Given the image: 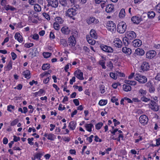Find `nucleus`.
<instances>
[{
	"instance_id": "nucleus-12",
	"label": "nucleus",
	"mask_w": 160,
	"mask_h": 160,
	"mask_svg": "<svg viewBox=\"0 0 160 160\" xmlns=\"http://www.w3.org/2000/svg\"><path fill=\"white\" fill-rule=\"evenodd\" d=\"M68 43H70L69 45L71 47L74 46L76 44V41L74 37L70 36L68 39Z\"/></svg>"
},
{
	"instance_id": "nucleus-3",
	"label": "nucleus",
	"mask_w": 160,
	"mask_h": 160,
	"mask_svg": "<svg viewBox=\"0 0 160 160\" xmlns=\"http://www.w3.org/2000/svg\"><path fill=\"white\" fill-rule=\"evenodd\" d=\"M106 26L108 29L112 32L116 30V25L112 21L108 22Z\"/></svg>"
},
{
	"instance_id": "nucleus-39",
	"label": "nucleus",
	"mask_w": 160,
	"mask_h": 160,
	"mask_svg": "<svg viewBox=\"0 0 160 160\" xmlns=\"http://www.w3.org/2000/svg\"><path fill=\"white\" fill-rule=\"evenodd\" d=\"M107 103V100H100L99 102V104L101 106H103L106 105Z\"/></svg>"
},
{
	"instance_id": "nucleus-37",
	"label": "nucleus",
	"mask_w": 160,
	"mask_h": 160,
	"mask_svg": "<svg viewBox=\"0 0 160 160\" xmlns=\"http://www.w3.org/2000/svg\"><path fill=\"white\" fill-rule=\"evenodd\" d=\"M155 16V13L153 11L149 12L148 13V17L149 18H153Z\"/></svg>"
},
{
	"instance_id": "nucleus-54",
	"label": "nucleus",
	"mask_w": 160,
	"mask_h": 160,
	"mask_svg": "<svg viewBox=\"0 0 160 160\" xmlns=\"http://www.w3.org/2000/svg\"><path fill=\"white\" fill-rule=\"evenodd\" d=\"M139 93L142 95H145L146 94V91L141 89L139 90Z\"/></svg>"
},
{
	"instance_id": "nucleus-16",
	"label": "nucleus",
	"mask_w": 160,
	"mask_h": 160,
	"mask_svg": "<svg viewBox=\"0 0 160 160\" xmlns=\"http://www.w3.org/2000/svg\"><path fill=\"white\" fill-rule=\"evenodd\" d=\"M62 32L65 34H68L70 31V29L67 27H63L61 30Z\"/></svg>"
},
{
	"instance_id": "nucleus-45",
	"label": "nucleus",
	"mask_w": 160,
	"mask_h": 160,
	"mask_svg": "<svg viewBox=\"0 0 160 160\" xmlns=\"http://www.w3.org/2000/svg\"><path fill=\"white\" fill-rule=\"evenodd\" d=\"M110 77L114 79H117V74H115V73L113 72H110Z\"/></svg>"
},
{
	"instance_id": "nucleus-55",
	"label": "nucleus",
	"mask_w": 160,
	"mask_h": 160,
	"mask_svg": "<svg viewBox=\"0 0 160 160\" xmlns=\"http://www.w3.org/2000/svg\"><path fill=\"white\" fill-rule=\"evenodd\" d=\"M73 102L76 106H78L79 104V101L78 99H73Z\"/></svg>"
},
{
	"instance_id": "nucleus-63",
	"label": "nucleus",
	"mask_w": 160,
	"mask_h": 160,
	"mask_svg": "<svg viewBox=\"0 0 160 160\" xmlns=\"http://www.w3.org/2000/svg\"><path fill=\"white\" fill-rule=\"evenodd\" d=\"M104 87L103 85H101L100 88V90L101 93H103L105 91V89L103 88Z\"/></svg>"
},
{
	"instance_id": "nucleus-47",
	"label": "nucleus",
	"mask_w": 160,
	"mask_h": 160,
	"mask_svg": "<svg viewBox=\"0 0 160 160\" xmlns=\"http://www.w3.org/2000/svg\"><path fill=\"white\" fill-rule=\"evenodd\" d=\"M14 106L12 105H9L8 106L7 110L10 112L12 111V110L11 109H14Z\"/></svg>"
},
{
	"instance_id": "nucleus-58",
	"label": "nucleus",
	"mask_w": 160,
	"mask_h": 160,
	"mask_svg": "<svg viewBox=\"0 0 160 160\" xmlns=\"http://www.w3.org/2000/svg\"><path fill=\"white\" fill-rule=\"evenodd\" d=\"M11 55L12 57V59L13 60H14L17 58V56L14 52H11Z\"/></svg>"
},
{
	"instance_id": "nucleus-27",
	"label": "nucleus",
	"mask_w": 160,
	"mask_h": 160,
	"mask_svg": "<svg viewBox=\"0 0 160 160\" xmlns=\"http://www.w3.org/2000/svg\"><path fill=\"white\" fill-rule=\"evenodd\" d=\"M69 1L68 0H60V4L63 6H68Z\"/></svg>"
},
{
	"instance_id": "nucleus-36",
	"label": "nucleus",
	"mask_w": 160,
	"mask_h": 160,
	"mask_svg": "<svg viewBox=\"0 0 160 160\" xmlns=\"http://www.w3.org/2000/svg\"><path fill=\"white\" fill-rule=\"evenodd\" d=\"M55 21L56 22L60 24L62 23L63 22V20L60 17H57L55 19Z\"/></svg>"
},
{
	"instance_id": "nucleus-61",
	"label": "nucleus",
	"mask_w": 160,
	"mask_h": 160,
	"mask_svg": "<svg viewBox=\"0 0 160 160\" xmlns=\"http://www.w3.org/2000/svg\"><path fill=\"white\" fill-rule=\"evenodd\" d=\"M152 85V83L151 81H149L146 84V86L149 88Z\"/></svg>"
},
{
	"instance_id": "nucleus-17",
	"label": "nucleus",
	"mask_w": 160,
	"mask_h": 160,
	"mask_svg": "<svg viewBox=\"0 0 160 160\" xmlns=\"http://www.w3.org/2000/svg\"><path fill=\"white\" fill-rule=\"evenodd\" d=\"M15 38L20 42H22V36L20 34V33L17 32L15 35Z\"/></svg>"
},
{
	"instance_id": "nucleus-35",
	"label": "nucleus",
	"mask_w": 160,
	"mask_h": 160,
	"mask_svg": "<svg viewBox=\"0 0 160 160\" xmlns=\"http://www.w3.org/2000/svg\"><path fill=\"white\" fill-rule=\"evenodd\" d=\"M125 11L124 9H122L119 13V16L120 18H123L125 16Z\"/></svg>"
},
{
	"instance_id": "nucleus-64",
	"label": "nucleus",
	"mask_w": 160,
	"mask_h": 160,
	"mask_svg": "<svg viewBox=\"0 0 160 160\" xmlns=\"http://www.w3.org/2000/svg\"><path fill=\"white\" fill-rule=\"evenodd\" d=\"M156 145H157V146H159L160 145V138L156 139Z\"/></svg>"
},
{
	"instance_id": "nucleus-43",
	"label": "nucleus",
	"mask_w": 160,
	"mask_h": 160,
	"mask_svg": "<svg viewBox=\"0 0 160 160\" xmlns=\"http://www.w3.org/2000/svg\"><path fill=\"white\" fill-rule=\"evenodd\" d=\"M53 27L55 29L57 30H58L59 29V24L56 22L54 23Z\"/></svg>"
},
{
	"instance_id": "nucleus-26",
	"label": "nucleus",
	"mask_w": 160,
	"mask_h": 160,
	"mask_svg": "<svg viewBox=\"0 0 160 160\" xmlns=\"http://www.w3.org/2000/svg\"><path fill=\"white\" fill-rule=\"evenodd\" d=\"M114 8L111 5H108L106 8V11L108 13H109L112 12Z\"/></svg>"
},
{
	"instance_id": "nucleus-40",
	"label": "nucleus",
	"mask_w": 160,
	"mask_h": 160,
	"mask_svg": "<svg viewBox=\"0 0 160 160\" xmlns=\"http://www.w3.org/2000/svg\"><path fill=\"white\" fill-rule=\"evenodd\" d=\"M51 55V53L48 52H44L43 53V55L44 58H47L49 57Z\"/></svg>"
},
{
	"instance_id": "nucleus-4",
	"label": "nucleus",
	"mask_w": 160,
	"mask_h": 160,
	"mask_svg": "<svg viewBox=\"0 0 160 160\" xmlns=\"http://www.w3.org/2000/svg\"><path fill=\"white\" fill-rule=\"evenodd\" d=\"M100 47L102 50L107 52L111 53L113 51V49L111 47L104 44L101 45Z\"/></svg>"
},
{
	"instance_id": "nucleus-29",
	"label": "nucleus",
	"mask_w": 160,
	"mask_h": 160,
	"mask_svg": "<svg viewBox=\"0 0 160 160\" xmlns=\"http://www.w3.org/2000/svg\"><path fill=\"white\" fill-rule=\"evenodd\" d=\"M124 82L125 83L130 85H135L136 84V82L135 81H132L128 80H125L124 81Z\"/></svg>"
},
{
	"instance_id": "nucleus-13",
	"label": "nucleus",
	"mask_w": 160,
	"mask_h": 160,
	"mask_svg": "<svg viewBox=\"0 0 160 160\" xmlns=\"http://www.w3.org/2000/svg\"><path fill=\"white\" fill-rule=\"evenodd\" d=\"M131 20L134 23L138 24L140 23L141 20L140 17L134 16L132 17Z\"/></svg>"
},
{
	"instance_id": "nucleus-24",
	"label": "nucleus",
	"mask_w": 160,
	"mask_h": 160,
	"mask_svg": "<svg viewBox=\"0 0 160 160\" xmlns=\"http://www.w3.org/2000/svg\"><path fill=\"white\" fill-rule=\"evenodd\" d=\"M123 89L126 92H128L131 90V87L128 85L124 84L123 85Z\"/></svg>"
},
{
	"instance_id": "nucleus-42",
	"label": "nucleus",
	"mask_w": 160,
	"mask_h": 160,
	"mask_svg": "<svg viewBox=\"0 0 160 160\" xmlns=\"http://www.w3.org/2000/svg\"><path fill=\"white\" fill-rule=\"evenodd\" d=\"M99 63L102 66V68L104 69H106V67L105 66V62L103 60H101L99 62Z\"/></svg>"
},
{
	"instance_id": "nucleus-10",
	"label": "nucleus",
	"mask_w": 160,
	"mask_h": 160,
	"mask_svg": "<svg viewBox=\"0 0 160 160\" xmlns=\"http://www.w3.org/2000/svg\"><path fill=\"white\" fill-rule=\"evenodd\" d=\"M74 75L78 79L82 80L84 79L83 76V73L80 70H78L74 73Z\"/></svg>"
},
{
	"instance_id": "nucleus-28",
	"label": "nucleus",
	"mask_w": 160,
	"mask_h": 160,
	"mask_svg": "<svg viewBox=\"0 0 160 160\" xmlns=\"http://www.w3.org/2000/svg\"><path fill=\"white\" fill-rule=\"evenodd\" d=\"M93 127V125L92 124H85V127L87 131L89 132H91L92 131V128Z\"/></svg>"
},
{
	"instance_id": "nucleus-23",
	"label": "nucleus",
	"mask_w": 160,
	"mask_h": 160,
	"mask_svg": "<svg viewBox=\"0 0 160 160\" xmlns=\"http://www.w3.org/2000/svg\"><path fill=\"white\" fill-rule=\"evenodd\" d=\"M22 74L25 76V78L27 79H29L30 78V72L28 70H26L23 72Z\"/></svg>"
},
{
	"instance_id": "nucleus-7",
	"label": "nucleus",
	"mask_w": 160,
	"mask_h": 160,
	"mask_svg": "<svg viewBox=\"0 0 160 160\" xmlns=\"http://www.w3.org/2000/svg\"><path fill=\"white\" fill-rule=\"evenodd\" d=\"M150 108L155 111H157L159 109V106L154 101H151V102L150 103Z\"/></svg>"
},
{
	"instance_id": "nucleus-53",
	"label": "nucleus",
	"mask_w": 160,
	"mask_h": 160,
	"mask_svg": "<svg viewBox=\"0 0 160 160\" xmlns=\"http://www.w3.org/2000/svg\"><path fill=\"white\" fill-rule=\"evenodd\" d=\"M141 100L145 102H147L148 101H150V99H148L146 98L145 97H143L141 98Z\"/></svg>"
},
{
	"instance_id": "nucleus-31",
	"label": "nucleus",
	"mask_w": 160,
	"mask_h": 160,
	"mask_svg": "<svg viewBox=\"0 0 160 160\" xmlns=\"http://www.w3.org/2000/svg\"><path fill=\"white\" fill-rule=\"evenodd\" d=\"M60 43L64 47H66L68 45L66 40L63 38L60 39Z\"/></svg>"
},
{
	"instance_id": "nucleus-5",
	"label": "nucleus",
	"mask_w": 160,
	"mask_h": 160,
	"mask_svg": "<svg viewBox=\"0 0 160 160\" xmlns=\"http://www.w3.org/2000/svg\"><path fill=\"white\" fill-rule=\"evenodd\" d=\"M139 121L143 125L148 123V117L145 115H141L139 118Z\"/></svg>"
},
{
	"instance_id": "nucleus-1",
	"label": "nucleus",
	"mask_w": 160,
	"mask_h": 160,
	"mask_svg": "<svg viewBox=\"0 0 160 160\" xmlns=\"http://www.w3.org/2000/svg\"><path fill=\"white\" fill-rule=\"evenodd\" d=\"M77 8L75 6L72 8H69L66 13V16H68L71 18H72L74 19V18H73V17L77 14Z\"/></svg>"
},
{
	"instance_id": "nucleus-32",
	"label": "nucleus",
	"mask_w": 160,
	"mask_h": 160,
	"mask_svg": "<svg viewBox=\"0 0 160 160\" xmlns=\"http://www.w3.org/2000/svg\"><path fill=\"white\" fill-rule=\"evenodd\" d=\"M34 9L35 11L39 12L41 10V6L38 4H36L34 5Z\"/></svg>"
},
{
	"instance_id": "nucleus-59",
	"label": "nucleus",
	"mask_w": 160,
	"mask_h": 160,
	"mask_svg": "<svg viewBox=\"0 0 160 160\" xmlns=\"http://www.w3.org/2000/svg\"><path fill=\"white\" fill-rule=\"evenodd\" d=\"M75 82V77H73L72 79L70 80V83L71 85H72L73 84V82Z\"/></svg>"
},
{
	"instance_id": "nucleus-18",
	"label": "nucleus",
	"mask_w": 160,
	"mask_h": 160,
	"mask_svg": "<svg viewBox=\"0 0 160 160\" xmlns=\"http://www.w3.org/2000/svg\"><path fill=\"white\" fill-rule=\"evenodd\" d=\"M122 52L128 55H130L132 52L131 49L126 47H123L122 49Z\"/></svg>"
},
{
	"instance_id": "nucleus-25",
	"label": "nucleus",
	"mask_w": 160,
	"mask_h": 160,
	"mask_svg": "<svg viewBox=\"0 0 160 160\" xmlns=\"http://www.w3.org/2000/svg\"><path fill=\"white\" fill-rule=\"evenodd\" d=\"M90 35L91 37H92L93 39H97V36L95 31L93 29L91 30L90 32Z\"/></svg>"
},
{
	"instance_id": "nucleus-21",
	"label": "nucleus",
	"mask_w": 160,
	"mask_h": 160,
	"mask_svg": "<svg viewBox=\"0 0 160 160\" xmlns=\"http://www.w3.org/2000/svg\"><path fill=\"white\" fill-rule=\"evenodd\" d=\"M76 122L74 121L70 122L69 125L70 129L72 130H74L76 128Z\"/></svg>"
},
{
	"instance_id": "nucleus-48",
	"label": "nucleus",
	"mask_w": 160,
	"mask_h": 160,
	"mask_svg": "<svg viewBox=\"0 0 160 160\" xmlns=\"http://www.w3.org/2000/svg\"><path fill=\"white\" fill-rule=\"evenodd\" d=\"M43 15L47 20H50V18L49 15L48 14L46 13H43Z\"/></svg>"
},
{
	"instance_id": "nucleus-62",
	"label": "nucleus",
	"mask_w": 160,
	"mask_h": 160,
	"mask_svg": "<svg viewBox=\"0 0 160 160\" xmlns=\"http://www.w3.org/2000/svg\"><path fill=\"white\" fill-rule=\"evenodd\" d=\"M8 139L4 137L3 139V143L4 144H6L8 143Z\"/></svg>"
},
{
	"instance_id": "nucleus-6",
	"label": "nucleus",
	"mask_w": 160,
	"mask_h": 160,
	"mask_svg": "<svg viewBox=\"0 0 160 160\" xmlns=\"http://www.w3.org/2000/svg\"><path fill=\"white\" fill-rule=\"evenodd\" d=\"M126 35V36L128 38V39L130 40L135 39L136 37V33L132 31L127 32Z\"/></svg>"
},
{
	"instance_id": "nucleus-30",
	"label": "nucleus",
	"mask_w": 160,
	"mask_h": 160,
	"mask_svg": "<svg viewBox=\"0 0 160 160\" xmlns=\"http://www.w3.org/2000/svg\"><path fill=\"white\" fill-rule=\"evenodd\" d=\"M50 68V65L49 63L44 64L42 67V69L43 70L49 69Z\"/></svg>"
},
{
	"instance_id": "nucleus-51",
	"label": "nucleus",
	"mask_w": 160,
	"mask_h": 160,
	"mask_svg": "<svg viewBox=\"0 0 160 160\" xmlns=\"http://www.w3.org/2000/svg\"><path fill=\"white\" fill-rule=\"evenodd\" d=\"M155 89L153 86H152L151 87L149 88V92L150 93L153 92L155 91Z\"/></svg>"
},
{
	"instance_id": "nucleus-56",
	"label": "nucleus",
	"mask_w": 160,
	"mask_h": 160,
	"mask_svg": "<svg viewBox=\"0 0 160 160\" xmlns=\"http://www.w3.org/2000/svg\"><path fill=\"white\" fill-rule=\"evenodd\" d=\"M107 66L110 67L111 69H112L113 67L112 63L111 61H109L107 63Z\"/></svg>"
},
{
	"instance_id": "nucleus-11",
	"label": "nucleus",
	"mask_w": 160,
	"mask_h": 160,
	"mask_svg": "<svg viewBox=\"0 0 160 160\" xmlns=\"http://www.w3.org/2000/svg\"><path fill=\"white\" fill-rule=\"evenodd\" d=\"M141 68L143 71H147L149 69L150 66L148 62H143L141 66Z\"/></svg>"
},
{
	"instance_id": "nucleus-33",
	"label": "nucleus",
	"mask_w": 160,
	"mask_h": 160,
	"mask_svg": "<svg viewBox=\"0 0 160 160\" xmlns=\"http://www.w3.org/2000/svg\"><path fill=\"white\" fill-rule=\"evenodd\" d=\"M129 40H130L129 39H128V38L126 36L123 39V42L124 44V45L125 46H127L129 44Z\"/></svg>"
},
{
	"instance_id": "nucleus-22",
	"label": "nucleus",
	"mask_w": 160,
	"mask_h": 160,
	"mask_svg": "<svg viewBox=\"0 0 160 160\" xmlns=\"http://www.w3.org/2000/svg\"><path fill=\"white\" fill-rule=\"evenodd\" d=\"M136 53L138 55L142 56L144 53L145 52L144 50L140 48H137L135 51Z\"/></svg>"
},
{
	"instance_id": "nucleus-14",
	"label": "nucleus",
	"mask_w": 160,
	"mask_h": 160,
	"mask_svg": "<svg viewBox=\"0 0 160 160\" xmlns=\"http://www.w3.org/2000/svg\"><path fill=\"white\" fill-rule=\"evenodd\" d=\"M98 22V20L96 19L95 18L93 17H90L89 19L88 20V24H91L92 23L96 24Z\"/></svg>"
},
{
	"instance_id": "nucleus-19",
	"label": "nucleus",
	"mask_w": 160,
	"mask_h": 160,
	"mask_svg": "<svg viewBox=\"0 0 160 160\" xmlns=\"http://www.w3.org/2000/svg\"><path fill=\"white\" fill-rule=\"evenodd\" d=\"M139 77H140L139 78V82L144 83L147 82V78L145 76L140 75Z\"/></svg>"
},
{
	"instance_id": "nucleus-34",
	"label": "nucleus",
	"mask_w": 160,
	"mask_h": 160,
	"mask_svg": "<svg viewBox=\"0 0 160 160\" xmlns=\"http://www.w3.org/2000/svg\"><path fill=\"white\" fill-rule=\"evenodd\" d=\"M12 61L11 60H10L7 66L6 67V71H9L10 69H12Z\"/></svg>"
},
{
	"instance_id": "nucleus-20",
	"label": "nucleus",
	"mask_w": 160,
	"mask_h": 160,
	"mask_svg": "<svg viewBox=\"0 0 160 160\" xmlns=\"http://www.w3.org/2000/svg\"><path fill=\"white\" fill-rule=\"evenodd\" d=\"M44 136L46 137H47V138L48 140H51V141H53L54 140L53 134L50 133L48 134L47 133H45L44 134Z\"/></svg>"
},
{
	"instance_id": "nucleus-44",
	"label": "nucleus",
	"mask_w": 160,
	"mask_h": 160,
	"mask_svg": "<svg viewBox=\"0 0 160 160\" xmlns=\"http://www.w3.org/2000/svg\"><path fill=\"white\" fill-rule=\"evenodd\" d=\"M103 125V123L102 122L98 123L96 125V129L98 130L100 129Z\"/></svg>"
},
{
	"instance_id": "nucleus-50",
	"label": "nucleus",
	"mask_w": 160,
	"mask_h": 160,
	"mask_svg": "<svg viewBox=\"0 0 160 160\" xmlns=\"http://www.w3.org/2000/svg\"><path fill=\"white\" fill-rule=\"evenodd\" d=\"M116 74L117 76H119L121 77H124L125 76V74L123 73H121L119 72H116Z\"/></svg>"
},
{
	"instance_id": "nucleus-2",
	"label": "nucleus",
	"mask_w": 160,
	"mask_h": 160,
	"mask_svg": "<svg viewBox=\"0 0 160 160\" xmlns=\"http://www.w3.org/2000/svg\"><path fill=\"white\" fill-rule=\"evenodd\" d=\"M126 28L127 25L126 23L123 22L119 23L117 25V31L120 33H124L126 31Z\"/></svg>"
},
{
	"instance_id": "nucleus-46",
	"label": "nucleus",
	"mask_w": 160,
	"mask_h": 160,
	"mask_svg": "<svg viewBox=\"0 0 160 160\" xmlns=\"http://www.w3.org/2000/svg\"><path fill=\"white\" fill-rule=\"evenodd\" d=\"M42 153H38L35 155V158L40 160V158L43 155Z\"/></svg>"
},
{
	"instance_id": "nucleus-8",
	"label": "nucleus",
	"mask_w": 160,
	"mask_h": 160,
	"mask_svg": "<svg viewBox=\"0 0 160 160\" xmlns=\"http://www.w3.org/2000/svg\"><path fill=\"white\" fill-rule=\"evenodd\" d=\"M48 2V6H51L54 8H56L58 6V2L57 0H46Z\"/></svg>"
},
{
	"instance_id": "nucleus-57",
	"label": "nucleus",
	"mask_w": 160,
	"mask_h": 160,
	"mask_svg": "<svg viewBox=\"0 0 160 160\" xmlns=\"http://www.w3.org/2000/svg\"><path fill=\"white\" fill-rule=\"evenodd\" d=\"M13 141L14 142H17L20 140V138L19 137H17L16 136L14 135L13 136Z\"/></svg>"
},
{
	"instance_id": "nucleus-60",
	"label": "nucleus",
	"mask_w": 160,
	"mask_h": 160,
	"mask_svg": "<svg viewBox=\"0 0 160 160\" xmlns=\"http://www.w3.org/2000/svg\"><path fill=\"white\" fill-rule=\"evenodd\" d=\"M32 38L34 40H38L39 38V36L38 34H34Z\"/></svg>"
},
{
	"instance_id": "nucleus-52",
	"label": "nucleus",
	"mask_w": 160,
	"mask_h": 160,
	"mask_svg": "<svg viewBox=\"0 0 160 160\" xmlns=\"http://www.w3.org/2000/svg\"><path fill=\"white\" fill-rule=\"evenodd\" d=\"M33 46V44L32 43H26L24 45V46L25 47L27 48H29L30 47H31Z\"/></svg>"
},
{
	"instance_id": "nucleus-15",
	"label": "nucleus",
	"mask_w": 160,
	"mask_h": 160,
	"mask_svg": "<svg viewBox=\"0 0 160 160\" xmlns=\"http://www.w3.org/2000/svg\"><path fill=\"white\" fill-rule=\"evenodd\" d=\"M142 42L139 39H135L132 42L133 46L134 47H139L141 45Z\"/></svg>"
},
{
	"instance_id": "nucleus-41",
	"label": "nucleus",
	"mask_w": 160,
	"mask_h": 160,
	"mask_svg": "<svg viewBox=\"0 0 160 160\" xmlns=\"http://www.w3.org/2000/svg\"><path fill=\"white\" fill-rule=\"evenodd\" d=\"M118 42H116L114 44L115 47L117 48H121L122 46V42L121 41H118Z\"/></svg>"
},
{
	"instance_id": "nucleus-49",
	"label": "nucleus",
	"mask_w": 160,
	"mask_h": 160,
	"mask_svg": "<svg viewBox=\"0 0 160 160\" xmlns=\"http://www.w3.org/2000/svg\"><path fill=\"white\" fill-rule=\"evenodd\" d=\"M18 119H16L14 120L11 123V126H13L16 125L18 122Z\"/></svg>"
},
{
	"instance_id": "nucleus-38",
	"label": "nucleus",
	"mask_w": 160,
	"mask_h": 160,
	"mask_svg": "<svg viewBox=\"0 0 160 160\" xmlns=\"http://www.w3.org/2000/svg\"><path fill=\"white\" fill-rule=\"evenodd\" d=\"M87 40L88 42L91 45H94L95 43V42L94 40H93L92 39H89V38L86 37Z\"/></svg>"
},
{
	"instance_id": "nucleus-9",
	"label": "nucleus",
	"mask_w": 160,
	"mask_h": 160,
	"mask_svg": "<svg viewBox=\"0 0 160 160\" xmlns=\"http://www.w3.org/2000/svg\"><path fill=\"white\" fill-rule=\"evenodd\" d=\"M156 54V53L155 51H150L146 53V58L148 59H151L154 57Z\"/></svg>"
}]
</instances>
